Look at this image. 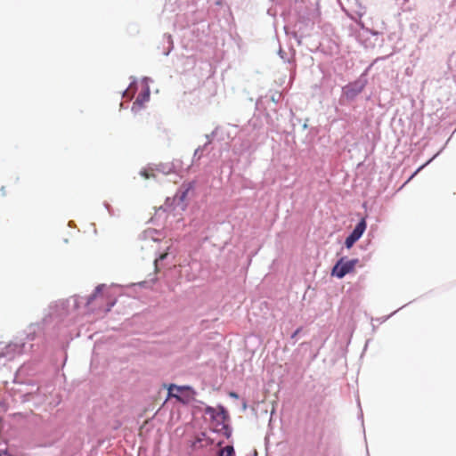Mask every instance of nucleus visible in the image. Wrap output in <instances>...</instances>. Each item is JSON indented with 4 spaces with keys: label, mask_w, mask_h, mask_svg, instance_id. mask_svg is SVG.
I'll return each instance as SVG.
<instances>
[{
    "label": "nucleus",
    "mask_w": 456,
    "mask_h": 456,
    "mask_svg": "<svg viewBox=\"0 0 456 456\" xmlns=\"http://www.w3.org/2000/svg\"><path fill=\"white\" fill-rule=\"evenodd\" d=\"M229 395H230L231 397H232V398H235V399L239 398L238 394H236L235 392H231V393L229 394Z\"/></svg>",
    "instance_id": "nucleus-10"
},
{
    "label": "nucleus",
    "mask_w": 456,
    "mask_h": 456,
    "mask_svg": "<svg viewBox=\"0 0 456 456\" xmlns=\"http://www.w3.org/2000/svg\"><path fill=\"white\" fill-rule=\"evenodd\" d=\"M206 413L210 416L215 431L223 432L228 436L230 433V429L227 424L229 417L224 408L222 406H220L218 409L208 407L206 409Z\"/></svg>",
    "instance_id": "nucleus-1"
},
{
    "label": "nucleus",
    "mask_w": 456,
    "mask_h": 456,
    "mask_svg": "<svg viewBox=\"0 0 456 456\" xmlns=\"http://www.w3.org/2000/svg\"><path fill=\"white\" fill-rule=\"evenodd\" d=\"M220 451H224L223 456H235V452L232 445H227L224 448H220Z\"/></svg>",
    "instance_id": "nucleus-6"
},
{
    "label": "nucleus",
    "mask_w": 456,
    "mask_h": 456,
    "mask_svg": "<svg viewBox=\"0 0 456 456\" xmlns=\"http://www.w3.org/2000/svg\"><path fill=\"white\" fill-rule=\"evenodd\" d=\"M423 167H424V166H422V167H419V169L415 172V174H416L418 171L421 170V168H422Z\"/></svg>",
    "instance_id": "nucleus-14"
},
{
    "label": "nucleus",
    "mask_w": 456,
    "mask_h": 456,
    "mask_svg": "<svg viewBox=\"0 0 456 456\" xmlns=\"http://www.w3.org/2000/svg\"><path fill=\"white\" fill-rule=\"evenodd\" d=\"M367 224L364 218H362L357 225L354 227L353 232L347 236L345 240V245L347 248L353 247V245L362 237L364 231L366 230Z\"/></svg>",
    "instance_id": "nucleus-3"
},
{
    "label": "nucleus",
    "mask_w": 456,
    "mask_h": 456,
    "mask_svg": "<svg viewBox=\"0 0 456 456\" xmlns=\"http://www.w3.org/2000/svg\"><path fill=\"white\" fill-rule=\"evenodd\" d=\"M357 259L345 261L344 258L339 259L334 265L331 271V275L339 279L343 278L347 273H352L357 264Z\"/></svg>",
    "instance_id": "nucleus-2"
},
{
    "label": "nucleus",
    "mask_w": 456,
    "mask_h": 456,
    "mask_svg": "<svg viewBox=\"0 0 456 456\" xmlns=\"http://www.w3.org/2000/svg\"><path fill=\"white\" fill-rule=\"evenodd\" d=\"M190 387H177L175 385H170L168 387V396L169 397H175L177 401L182 402L183 403H186L190 401V397L183 398L178 395V393L182 392L183 390H189Z\"/></svg>",
    "instance_id": "nucleus-5"
},
{
    "label": "nucleus",
    "mask_w": 456,
    "mask_h": 456,
    "mask_svg": "<svg viewBox=\"0 0 456 456\" xmlns=\"http://www.w3.org/2000/svg\"><path fill=\"white\" fill-rule=\"evenodd\" d=\"M137 102H142V101H140L139 98L136 99V101L134 102V103H137Z\"/></svg>",
    "instance_id": "nucleus-12"
},
{
    "label": "nucleus",
    "mask_w": 456,
    "mask_h": 456,
    "mask_svg": "<svg viewBox=\"0 0 456 456\" xmlns=\"http://www.w3.org/2000/svg\"><path fill=\"white\" fill-rule=\"evenodd\" d=\"M148 98H149V94H147L144 96L143 100H147Z\"/></svg>",
    "instance_id": "nucleus-13"
},
{
    "label": "nucleus",
    "mask_w": 456,
    "mask_h": 456,
    "mask_svg": "<svg viewBox=\"0 0 456 456\" xmlns=\"http://www.w3.org/2000/svg\"><path fill=\"white\" fill-rule=\"evenodd\" d=\"M105 286L103 284L98 285L95 288L94 292L88 297L87 305H92L94 302L98 305V309L102 310V304L106 300V297L102 290Z\"/></svg>",
    "instance_id": "nucleus-4"
},
{
    "label": "nucleus",
    "mask_w": 456,
    "mask_h": 456,
    "mask_svg": "<svg viewBox=\"0 0 456 456\" xmlns=\"http://www.w3.org/2000/svg\"><path fill=\"white\" fill-rule=\"evenodd\" d=\"M167 256V253L166 252V253L161 254L158 258L155 259L154 263H155V269L157 272L159 271V262L164 260Z\"/></svg>",
    "instance_id": "nucleus-8"
},
{
    "label": "nucleus",
    "mask_w": 456,
    "mask_h": 456,
    "mask_svg": "<svg viewBox=\"0 0 456 456\" xmlns=\"http://www.w3.org/2000/svg\"><path fill=\"white\" fill-rule=\"evenodd\" d=\"M140 175L144 178V179H150V178H154L155 177V174L153 172V170H150V169H143L140 172Z\"/></svg>",
    "instance_id": "nucleus-7"
},
{
    "label": "nucleus",
    "mask_w": 456,
    "mask_h": 456,
    "mask_svg": "<svg viewBox=\"0 0 456 456\" xmlns=\"http://www.w3.org/2000/svg\"><path fill=\"white\" fill-rule=\"evenodd\" d=\"M115 302L114 301H108L107 304H106V307L103 308L102 310L107 313L109 311H110L111 307L114 305Z\"/></svg>",
    "instance_id": "nucleus-9"
},
{
    "label": "nucleus",
    "mask_w": 456,
    "mask_h": 456,
    "mask_svg": "<svg viewBox=\"0 0 456 456\" xmlns=\"http://www.w3.org/2000/svg\"><path fill=\"white\" fill-rule=\"evenodd\" d=\"M300 332V329H297L292 335V338H295L296 336H297V334Z\"/></svg>",
    "instance_id": "nucleus-11"
}]
</instances>
